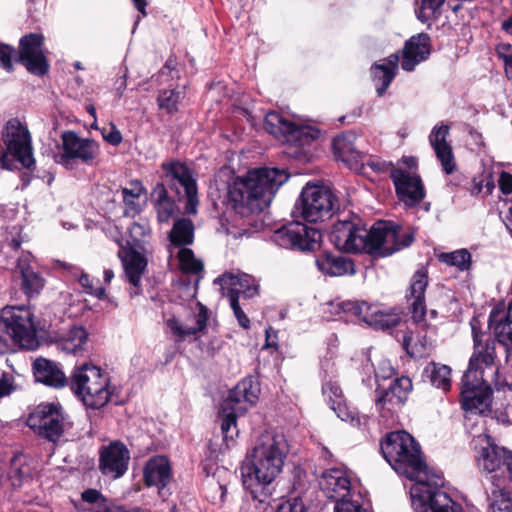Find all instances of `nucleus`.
I'll list each match as a JSON object with an SVG mask.
<instances>
[{
  "label": "nucleus",
  "mask_w": 512,
  "mask_h": 512,
  "mask_svg": "<svg viewBox=\"0 0 512 512\" xmlns=\"http://www.w3.org/2000/svg\"><path fill=\"white\" fill-rule=\"evenodd\" d=\"M498 185L503 194L512 193V174L503 171L500 174Z\"/></svg>",
  "instance_id": "61"
},
{
  "label": "nucleus",
  "mask_w": 512,
  "mask_h": 512,
  "mask_svg": "<svg viewBox=\"0 0 512 512\" xmlns=\"http://www.w3.org/2000/svg\"><path fill=\"white\" fill-rule=\"evenodd\" d=\"M385 460L398 473L415 481L410 489L415 512H464L441 487L444 478L428 470L419 443L404 430L388 433L380 443Z\"/></svg>",
  "instance_id": "1"
},
{
  "label": "nucleus",
  "mask_w": 512,
  "mask_h": 512,
  "mask_svg": "<svg viewBox=\"0 0 512 512\" xmlns=\"http://www.w3.org/2000/svg\"><path fill=\"white\" fill-rule=\"evenodd\" d=\"M336 198L332 191L322 185L307 184L300 195V214L311 223L324 220L332 215Z\"/></svg>",
  "instance_id": "13"
},
{
  "label": "nucleus",
  "mask_w": 512,
  "mask_h": 512,
  "mask_svg": "<svg viewBox=\"0 0 512 512\" xmlns=\"http://www.w3.org/2000/svg\"><path fill=\"white\" fill-rule=\"evenodd\" d=\"M114 388L111 386L109 378L108 381H104L96 387L76 396L87 408L99 410L111 400Z\"/></svg>",
  "instance_id": "38"
},
{
  "label": "nucleus",
  "mask_w": 512,
  "mask_h": 512,
  "mask_svg": "<svg viewBox=\"0 0 512 512\" xmlns=\"http://www.w3.org/2000/svg\"><path fill=\"white\" fill-rule=\"evenodd\" d=\"M288 179L289 173L285 169L263 167L250 170L228 187V202L242 217L258 214L270 205Z\"/></svg>",
  "instance_id": "3"
},
{
  "label": "nucleus",
  "mask_w": 512,
  "mask_h": 512,
  "mask_svg": "<svg viewBox=\"0 0 512 512\" xmlns=\"http://www.w3.org/2000/svg\"><path fill=\"white\" fill-rule=\"evenodd\" d=\"M445 0H420V6L416 10L417 18L426 23L440 14V8Z\"/></svg>",
  "instance_id": "48"
},
{
  "label": "nucleus",
  "mask_w": 512,
  "mask_h": 512,
  "mask_svg": "<svg viewBox=\"0 0 512 512\" xmlns=\"http://www.w3.org/2000/svg\"><path fill=\"white\" fill-rule=\"evenodd\" d=\"M495 51L498 58L504 63L507 78L512 79V45L509 43H499L495 47Z\"/></svg>",
  "instance_id": "51"
},
{
  "label": "nucleus",
  "mask_w": 512,
  "mask_h": 512,
  "mask_svg": "<svg viewBox=\"0 0 512 512\" xmlns=\"http://www.w3.org/2000/svg\"><path fill=\"white\" fill-rule=\"evenodd\" d=\"M185 96V86L171 89L159 90L157 95V105L159 109L167 114L173 115L178 111V105Z\"/></svg>",
  "instance_id": "43"
},
{
  "label": "nucleus",
  "mask_w": 512,
  "mask_h": 512,
  "mask_svg": "<svg viewBox=\"0 0 512 512\" xmlns=\"http://www.w3.org/2000/svg\"><path fill=\"white\" fill-rule=\"evenodd\" d=\"M103 138L105 141H107L109 144L113 146H117L122 142V135L121 132L116 128L114 124H111L110 130L108 132H105V130L102 132Z\"/></svg>",
  "instance_id": "60"
},
{
  "label": "nucleus",
  "mask_w": 512,
  "mask_h": 512,
  "mask_svg": "<svg viewBox=\"0 0 512 512\" xmlns=\"http://www.w3.org/2000/svg\"><path fill=\"white\" fill-rule=\"evenodd\" d=\"M7 479L13 487H21L30 476V468L26 464H21L19 459H12L9 471L6 474Z\"/></svg>",
  "instance_id": "47"
},
{
  "label": "nucleus",
  "mask_w": 512,
  "mask_h": 512,
  "mask_svg": "<svg viewBox=\"0 0 512 512\" xmlns=\"http://www.w3.org/2000/svg\"><path fill=\"white\" fill-rule=\"evenodd\" d=\"M260 388L251 378H245L231 389L227 397L222 401L218 412L221 420L223 440L229 446L228 441H233L238 436L237 418L244 415L250 406L256 403Z\"/></svg>",
  "instance_id": "5"
},
{
  "label": "nucleus",
  "mask_w": 512,
  "mask_h": 512,
  "mask_svg": "<svg viewBox=\"0 0 512 512\" xmlns=\"http://www.w3.org/2000/svg\"><path fill=\"white\" fill-rule=\"evenodd\" d=\"M88 339L86 330L81 326H73L69 331L59 340L58 346L61 350L68 354L76 355L83 349Z\"/></svg>",
  "instance_id": "41"
},
{
  "label": "nucleus",
  "mask_w": 512,
  "mask_h": 512,
  "mask_svg": "<svg viewBox=\"0 0 512 512\" xmlns=\"http://www.w3.org/2000/svg\"><path fill=\"white\" fill-rule=\"evenodd\" d=\"M449 131L448 125L441 124L434 126L429 135L430 145L446 174H452L456 168L452 147L447 142Z\"/></svg>",
  "instance_id": "27"
},
{
  "label": "nucleus",
  "mask_w": 512,
  "mask_h": 512,
  "mask_svg": "<svg viewBox=\"0 0 512 512\" xmlns=\"http://www.w3.org/2000/svg\"><path fill=\"white\" fill-rule=\"evenodd\" d=\"M130 452L125 444L113 441L99 452V470L112 479L122 477L128 470Z\"/></svg>",
  "instance_id": "20"
},
{
  "label": "nucleus",
  "mask_w": 512,
  "mask_h": 512,
  "mask_svg": "<svg viewBox=\"0 0 512 512\" xmlns=\"http://www.w3.org/2000/svg\"><path fill=\"white\" fill-rule=\"evenodd\" d=\"M322 393L330 407L340 404L345 400L341 387L332 380L323 384Z\"/></svg>",
  "instance_id": "49"
},
{
  "label": "nucleus",
  "mask_w": 512,
  "mask_h": 512,
  "mask_svg": "<svg viewBox=\"0 0 512 512\" xmlns=\"http://www.w3.org/2000/svg\"><path fill=\"white\" fill-rule=\"evenodd\" d=\"M403 348L412 358H421L426 354V346L423 343H414L411 335H405L403 339Z\"/></svg>",
  "instance_id": "53"
},
{
  "label": "nucleus",
  "mask_w": 512,
  "mask_h": 512,
  "mask_svg": "<svg viewBox=\"0 0 512 512\" xmlns=\"http://www.w3.org/2000/svg\"><path fill=\"white\" fill-rule=\"evenodd\" d=\"M451 369L447 365L430 362L423 370V377L429 379L430 383L444 391L451 386Z\"/></svg>",
  "instance_id": "42"
},
{
  "label": "nucleus",
  "mask_w": 512,
  "mask_h": 512,
  "mask_svg": "<svg viewBox=\"0 0 512 512\" xmlns=\"http://www.w3.org/2000/svg\"><path fill=\"white\" fill-rule=\"evenodd\" d=\"M399 56L398 54H391L383 59L381 63H375L372 68V75L375 82H380L377 87L378 96H382L390 86L398 68Z\"/></svg>",
  "instance_id": "36"
},
{
  "label": "nucleus",
  "mask_w": 512,
  "mask_h": 512,
  "mask_svg": "<svg viewBox=\"0 0 512 512\" xmlns=\"http://www.w3.org/2000/svg\"><path fill=\"white\" fill-rule=\"evenodd\" d=\"M443 263L455 266L460 271H468L471 268V253L467 249H459L439 256Z\"/></svg>",
  "instance_id": "44"
},
{
  "label": "nucleus",
  "mask_w": 512,
  "mask_h": 512,
  "mask_svg": "<svg viewBox=\"0 0 512 512\" xmlns=\"http://www.w3.org/2000/svg\"><path fill=\"white\" fill-rule=\"evenodd\" d=\"M194 230L195 226L191 219L178 218L169 233V240L174 246L184 248L193 243Z\"/></svg>",
  "instance_id": "40"
},
{
  "label": "nucleus",
  "mask_w": 512,
  "mask_h": 512,
  "mask_svg": "<svg viewBox=\"0 0 512 512\" xmlns=\"http://www.w3.org/2000/svg\"><path fill=\"white\" fill-rule=\"evenodd\" d=\"M413 385L409 377L395 378L387 388L376 389V408L385 421H393L395 414L402 408L412 391Z\"/></svg>",
  "instance_id": "16"
},
{
  "label": "nucleus",
  "mask_w": 512,
  "mask_h": 512,
  "mask_svg": "<svg viewBox=\"0 0 512 512\" xmlns=\"http://www.w3.org/2000/svg\"><path fill=\"white\" fill-rule=\"evenodd\" d=\"M58 265L62 267L63 269H66L71 272V274L75 277H78V281L80 285L85 289L86 293L92 294L93 293V285L92 281L90 280V277L88 274L83 272L79 267L63 262V261H57Z\"/></svg>",
  "instance_id": "50"
},
{
  "label": "nucleus",
  "mask_w": 512,
  "mask_h": 512,
  "mask_svg": "<svg viewBox=\"0 0 512 512\" xmlns=\"http://www.w3.org/2000/svg\"><path fill=\"white\" fill-rule=\"evenodd\" d=\"M288 452L289 445L281 434L265 433L257 439L240 468L242 485L253 501L268 503Z\"/></svg>",
  "instance_id": "2"
},
{
  "label": "nucleus",
  "mask_w": 512,
  "mask_h": 512,
  "mask_svg": "<svg viewBox=\"0 0 512 512\" xmlns=\"http://www.w3.org/2000/svg\"><path fill=\"white\" fill-rule=\"evenodd\" d=\"M33 374L37 382L46 386L61 388L67 383V378L59 366L45 358H37L33 362Z\"/></svg>",
  "instance_id": "32"
},
{
  "label": "nucleus",
  "mask_w": 512,
  "mask_h": 512,
  "mask_svg": "<svg viewBox=\"0 0 512 512\" xmlns=\"http://www.w3.org/2000/svg\"><path fill=\"white\" fill-rule=\"evenodd\" d=\"M0 324L11 339L27 350L38 347L34 314L29 307L6 306L0 312Z\"/></svg>",
  "instance_id": "8"
},
{
  "label": "nucleus",
  "mask_w": 512,
  "mask_h": 512,
  "mask_svg": "<svg viewBox=\"0 0 512 512\" xmlns=\"http://www.w3.org/2000/svg\"><path fill=\"white\" fill-rule=\"evenodd\" d=\"M485 368L483 364H478L477 367L468 365L462 377L461 403L468 413L483 415L490 410L492 389L484 380Z\"/></svg>",
  "instance_id": "9"
},
{
  "label": "nucleus",
  "mask_w": 512,
  "mask_h": 512,
  "mask_svg": "<svg viewBox=\"0 0 512 512\" xmlns=\"http://www.w3.org/2000/svg\"><path fill=\"white\" fill-rule=\"evenodd\" d=\"M375 242L372 249L375 256L386 257L409 247L415 240V229L391 221H378L374 224Z\"/></svg>",
  "instance_id": "12"
},
{
  "label": "nucleus",
  "mask_w": 512,
  "mask_h": 512,
  "mask_svg": "<svg viewBox=\"0 0 512 512\" xmlns=\"http://www.w3.org/2000/svg\"><path fill=\"white\" fill-rule=\"evenodd\" d=\"M274 512H307L300 498H291L279 503Z\"/></svg>",
  "instance_id": "56"
},
{
  "label": "nucleus",
  "mask_w": 512,
  "mask_h": 512,
  "mask_svg": "<svg viewBox=\"0 0 512 512\" xmlns=\"http://www.w3.org/2000/svg\"><path fill=\"white\" fill-rule=\"evenodd\" d=\"M214 283L221 287L222 294L230 298L235 293L239 297L242 294L245 298H252L258 293V285L255 279L248 274L234 275L225 273L214 280Z\"/></svg>",
  "instance_id": "28"
},
{
  "label": "nucleus",
  "mask_w": 512,
  "mask_h": 512,
  "mask_svg": "<svg viewBox=\"0 0 512 512\" xmlns=\"http://www.w3.org/2000/svg\"><path fill=\"white\" fill-rule=\"evenodd\" d=\"M338 306L346 316L356 317L375 329H390L400 322V316L397 313L382 311L377 306L364 301L347 300L342 301Z\"/></svg>",
  "instance_id": "17"
},
{
  "label": "nucleus",
  "mask_w": 512,
  "mask_h": 512,
  "mask_svg": "<svg viewBox=\"0 0 512 512\" xmlns=\"http://www.w3.org/2000/svg\"><path fill=\"white\" fill-rule=\"evenodd\" d=\"M431 53L430 37L426 33H419L406 41L403 48L401 67L405 71H413L415 67L425 61Z\"/></svg>",
  "instance_id": "24"
},
{
  "label": "nucleus",
  "mask_w": 512,
  "mask_h": 512,
  "mask_svg": "<svg viewBox=\"0 0 512 512\" xmlns=\"http://www.w3.org/2000/svg\"><path fill=\"white\" fill-rule=\"evenodd\" d=\"M17 51L10 45L0 43V67L7 72L13 71V60L16 62Z\"/></svg>",
  "instance_id": "52"
},
{
  "label": "nucleus",
  "mask_w": 512,
  "mask_h": 512,
  "mask_svg": "<svg viewBox=\"0 0 512 512\" xmlns=\"http://www.w3.org/2000/svg\"><path fill=\"white\" fill-rule=\"evenodd\" d=\"M161 169L164 173L163 177L171 184L172 188L176 189L178 194H180L178 188H183L186 197L185 213L195 215L199 200L196 180L193 178L191 170L179 160L164 161L161 164Z\"/></svg>",
  "instance_id": "15"
},
{
  "label": "nucleus",
  "mask_w": 512,
  "mask_h": 512,
  "mask_svg": "<svg viewBox=\"0 0 512 512\" xmlns=\"http://www.w3.org/2000/svg\"><path fill=\"white\" fill-rule=\"evenodd\" d=\"M390 177L398 199L407 207H414L425 197V190L419 175L401 168H393Z\"/></svg>",
  "instance_id": "21"
},
{
  "label": "nucleus",
  "mask_w": 512,
  "mask_h": 512,
  "mask_svg": "<svg viewBox=\"0 0 512 512\" xmlns=\"http://www.w3.org/2000/svg\"><path fill=\"white\" fill-rule=\"evenodd\" d=\"M320 489L329 498L337 502L350 496L351 481L341 468L326 469L319 480Z\"/></svg>",
  "instance_id": "23"
},
{
  "label": "nucleus",
  "mask_w": 512,
  "mask_h": 512,
  "mask_svg": "<svg viewBox=\"0 0 512 512\" xmlns=\"http://www.w3.org/2000/svg\"><path fill=\"white\" fill-rule=\"evenodd\" d=\"M334 512H367V510L363 508L358 500H354L350 497L337 500Z\"/></svg>",
  "instance_id": "54"
},
{
  "label": "nucleus",
  "mask_w": 512,
  "mask_h": 512,
  "mask_svg": "<svg viewBox=\"0 0 512 512\" xmlns=\"http://www.w3.org/2000/svg\"><path fill=\"white\" fill-rule=\"evenodd\" d=\"M171 477L169 461L164 456L151 458L144 467V480L147 486H155L159 492L167 486Z\"/></svg>",
  "instance_id": "34"
},
{
  "label": "nucleus",
  "mask_w": 512,
  "mask_h": 512,
  "mask_svg": "<svg viewBox=\"0 0 512 512\" xmlns=\"http://www.w3.org/2000/svg\"><path fill=\"white\" fill-rule=\"evenodd\" d=\"M44 37L39 33L24 35L19 41L16 62L21 63L28 72L43 76L49 71V63L43 50Z\"/></svg>",
  "instance_id": "18"
},
{
  "label": "nucleus",
  "mask_w": 512,
  "mask_h": 512,
  "mask_svg": "<svg viewBox=\"0 0 512 512\" xmlns=\"http://www.w3.org/2000/svg\"><path fill=\"white\" fill-rule=\"evenodd\" d=\"M178 259L181 270L185 273L197 275L203 271V262L197 259L189 248H181L178 252Z\"/></svg>",
  "instance_id": "46"
},
{
  "label": "nucleus",
  "mask_w": 512,
  "mask_h": 512,
  "mask_svg": "<svg viewBox=\"0 0 512 512\" xmlns=\"http://www.w3.org/2000/svg\"><path fill=\"white\" fill-rule=\"evenodd\" d=\"M481 320L478 316H474L470 320V326L473 338V353L470 357L469 364L477 367L483 364L487 368H492L496 359V340L486 335L481 330Z\"/></svg>",
  "instance_id": "22"
},
{
  "label": "nucleus",
  "mask_w": 512,
  "mask_h": 512,
  "mask_svg": "<svg viewBox=\"0 0 512 512\" xmlns=\"http://www.w3.org/2000/svg\"><path fill=\"white\" fill-rule=\"evenodd\" d=\"M16 390L14 377L9 372H0V399L9 396Z\"/></svg>",
  "instance_id": "58"
},
{
  "label": "nucleus",
  "mask_w": 512,
  "mask_h": 512,
  "mask_svg": "<svg viewBox=\"0 0 512 512\" xmlns=\"http://www.w3.org/2000/svg\"><path fill=\"white\" fill-rule=\"evenodd\" d=\"M272 242L282 248L313 251L319 247L321 233L300 222H291L275 230L271 236Z\"/></svg>",
  "instance_id": "14"
},
{
  "label": "nucleus",
  "mask_w": 512,
  "mask_h": 512,
  "mask_svg": "<svg viewBox=\"0 0 512 512\" xmlns=\"http://www.w3.org/2000/svg\"><path fill=\"white\" fill-rule=\"evenodd\" d=\"M168 328L171 330V332L178 336L180 339H184L187 336L194 335V330L190 327H184L178 319L176 318H170L166 322Z\"/></svg>",
  "instance_id": "59"
},
{
  "label": "nucleus",
  "mask_w": 512,
  "mask_h": 512,
  "mask_svg": "<svg viewBox=\"0 0 512 512\" xmlns=\"http://www.w3.org/2000/svg\"><path fill=\"white\" fill-rule=\"evenodd\" d=\"M146 189L138 180L131 181L129 187L121 189L123 203L125 205L124 216L134 217L142 211L139 199L145 194Z\"/></svg>",
  "instance_id": "39"
},
{
  "label": "nucleus",
  "mask_w": 512,
  "mask_h": 512,
  "mask_svg": "<svg viewBox=\"0 0 512 512\" xmlns=\"http://www.w3.org/2000/svg\"><path fill=\"white\" fill-rule=\"evenodd\" d=\"M2 140L6 146V151L0 157L3 169H18L17 163L25 168L34 165L30 133L17 118L7 121L2 131Z\"/></svg>",
  "instance_id": "7"
},
{
  "label": "nucleus",
  "mask_w": 512,
  "mask_h": 512,
  "mask_svg": "<svg viewBox=\"0 0 512 512\" xmlns=\"http://www.w3.org/2000/svg\"><path fill=\"white\" fill-rule=\"evenodd\" d=\"M316 266L323 274L331 277L355 274L354 262L340 255L323 252L316 258Z\"/></svg>",
  "instance_id": "31"
},
{
  "label": "nucleus",
  "mask_w": 512,
  "mask_h": 512,
  "mask_svg": "<svg viewBox=\"0 0 512 512\" xmlns=\"http://www.w3.org/2000/svg\"><path fill=\"white\" fill-rule=\"evenodd\" d=\"M478 467L485 473V493L489 512H512V451L496 444L482 447L477 458Z\"/></svg>",
  "instance_id": "4"
},
{
  "label": "nucleus",
  "mask_w": 512,
  "mask_h": 512,
  "mask_svg": "<svg viewBox=\"0 0 512 512\" xmlns=\"http://www.w3.org/2000/svg\"><path fill=\"white\" fill-rule=\"evenodd\" d=\"M151 201L159 222H168L177 210L175 201L168 195L163 183H157L151 192Z\"/></svg>",
  "instance_id": "37"
},
{
  "label": "nucleus",
  "mask_w": 512,
  "mask_h": 512,
  "mask_svg": "<svg viewBox=\"0 0 512 512\" xmlns=\"http://www.w3.org/2000/svg\"><path fill=\"white\" fill-rule=\"evenodd\" d=\"M356 134L343 132L333 138L332 149L337 160L344 162L350 169H358L363 164V154L355 147Z\"/></svg>",
  "instance_id": "29"
},
{
  "label": "nucleus",
  "mask_w": 512,
  "mask_h": 512,
  "mask_svg": "<svg viewBox=\"0 0 512 512\" xmlns=\"http://www.w3.org/2000/svg\"><path fill=\"white\" fill-rule=\"evenodd\" d=\"M374 224L367 229L357 216L335 222L329 233L330 242L340 251L348 253L366 252L375 256Z\"/></svg>",
  "instance_id": "6"
},
{
  "label": "nucleus",
  "mask_w": 512,
  "mask_h": 512,
  "mask_svg": "<svg viewBox=\"0 0 512 512\" xmlns=\"http://www.w3.org/2000/svg\"><path fill=\"white\" fill-rule=\"evenodd\" d=\"M197 313L195 314L196 326L191 327L194 330V335L199 332H204L207 327V322L209 319V310L202 303L198 302L197 305Z\"/></svg>",
  "instance_id": "55"
},
{
  "label": "nucleus",
  "mask_w": 512,
  "mask_h": 512,
  "mask_svg": "<svg viewBox=\"0 0 512 512\" xmlns=\"http://www.w3.org/2000/svg\"><path fill=\"white\" fill-rule=\"evenodd\" d=\"M62 152L54 155L57 164L66 169H74L78 163L95 166L100 153L99 144L89 138H81L74 131H65L61 135Z\"/></svg>",
  "instance_id": "10"
},
{
  "label": "nucleus",
  "mask_w": 512,
  "mask_h": 512,
  "mask_svg": "<svg viewBox=\"0 0 512 512\" xmlns=\"http://www.w3.org/2000/svg\"><path fill=\"white\" fill-rule=\"evenodd\" d=\"M83 502L87 504H97L99 500H102V494L96 489H87L82 495Z\"/></svg>",
  "instance_id": "63"
},
{
  "label": "nucleus",
  "mask_w": 512,
  "mask_h": 512,
  "mask_svg": "<svg viewBox=\"0 0 512 512\" xmlns=\"http://www.w3.org/2000/svg\"><path fill=\"white\" fill-rule=\"evenodd\" d=\"M488 325L496 336V344L512 345V301L505 310L504 306H495L489 315Z\"/></svg>",
  "instance_id": "30"
},
{
  "label": "nucleus",
  "mask_w": 512,
  "mask_h": 512,
  "mask_svg": "<svg viewBox=\"0 0 512 512\" xmlns=\"http://www.w3.org/2000/svg\"><path fill=\"white\" fill-rule=\"evenodd\" d=\"M394 374V369L393 367L390 365V363L388 361H382L378 368L375 370V377L376 379H387V378H390L391 376H393Z\"/></svg>",
  "instance_id": "62"
},
{
  "label": "nucleus",
  "mask_w": 512,
  "mask_h": 512,
  "mask_svg": "<svg viewBox=\"0 0 512 512\" xmlns=\"http://www.w3.org/2000/svg\"><path fill=\"white\" fill-rule=\"evenodd\" d=\"M428 277L424 270H417L412 276L409 293L406 295L409 309L415 323L424 321L426 315L425 291Z\"/></svg>",
  "instance_id": "25"
},
{
  "label": "nucleus",
  "mask_w": 512,
  "mask_h": 512,
  "mask_svg": "<svg viewBox=\"0 0 512 512\" xmlns=\"http://www.w3.org/2000/svg\"><path fill=\"white\" fill-rule=\"evenodd\" d=\"M264 129L275 137L283 136L286 141H295L300 145L309 144L320 134L318 129L309 126H297L293 122L285 120L277 112L266 114Z\"/></svg>",
  "instance_id": "19"
},
{
  "label": "nucleus",
  "mask_w": 512,
  "mask_h": 512,
  "mask_svg": "<svg viewBox=\"0 0 512 512\" xmlns=\"http://www.w3.org/2000/svg\"><path fill=\"white\" fill-rule=\"evenodd\" d=\"M31 258L30 253H23L17 260V269L22 278V290L30 298L37 296L45 284V280L40 273L31 267Z\"/></svg>",
  "instance_id": "33"
},
{
  "label": "nucleus",
  "mask_w": 512,
  "mask_h": 512,
  "mask_svg": "<svg viewBox=\"0 0 512 512\" xmlns=\"http://www.w3.org/2000/svg\"><path fill=\"white\" fill-rule=\"evenodd\" d=\"M119 256L128 282L134 287H138L147 265L145 257L132 247L119 251Z\"/></svg>",
  "instance_id": "35"
},
{
  "label": "nucleus",
  "mask_w": 512,
  "mask_h": 512,
  "mask_svg": "<svg viewBox=\"0 0 512 512\" xmlns=\"http://www.w3.org/2000/svg\"><path fill=\"white\" fill-rule=\"evenodd\" d=\"M230 306L234 312L235 317L241 327L247 329L250 327V320L239 305L238 296L235 293L230 294L228 298Z\"/></svg>",
  "instance_id": "57"
},
{
  "label": "nucleus",
  "mask_w": 512,
  "mask_h": 512,
  "mask_svg": "<svg viewBox=\"0 0 512 512\" xmlns=\"http://www.w3.org/2000/svg\"><path fill=\"white\" fill-rule=\"evenodd\" d=\"M110 377L100 367L91 363H83L76 367L71 375L70 388L72 392L82 394L89 389L96 387Z\"/></svg>",
  "instance_id": "26"
},
{
  "label": "nucleus",
  "mask_w": 512,
  "mask_h": 512,
  "mask_svg": "<svg viewBox=\"0 0 512 512\" xmlns=\"http://www.w3.org/2000/svg\"><path fill=\"white\" fill-rule=\"evenodd\" d=\"M27 425L39 436L56 442L70 422L59 403H41L29 414Z\"/></svg>",
  "instance_id": "11"
},
{
  "label": "nucleus",
  "mask_w": 512,
  "mask_h": 512,
  "mask_svg": "<svg viewBox=\"0 0 512 512\" xmlns=\"http://www.w3.org/2000/svg\"><path fill=\"white\" fill-rule=\"evenodd\" d=\"M330 408L342 421L349 422L354 427H360L367 423L368 418L361 416L359 412L355 408L350 407L345 400Z\"/></svg>",
  "instance_id": "45"
},
{
  "label": "nucleus",
  "mask_w": 512,
  "mask_h": 512,
  "mask_svg": "<svg viewBox=\"0 0 512 512\" xmlns=\"http://www.w3.org/2000/svg\"><path fill=\"white\" fill-rule=\"evenodd\" d=\"M130 236L135 242H139V237L144 236L147 233V227L139 223H133L129 229Z\"/></svg>",
  "instance_id": "64"
}]
</instances>
